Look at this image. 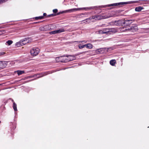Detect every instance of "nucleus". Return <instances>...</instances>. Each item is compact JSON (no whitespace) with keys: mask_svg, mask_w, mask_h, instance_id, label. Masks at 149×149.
<instances>
[{"mask_svg":"<svg viewBox=\"0 0 149 149\" xmlns=\"http://www.w3.org/2000/svg\"><path fill=\"white\" fill-rule=\"evenodd\" d=\"M134 19H130V20H124L123 19H120L118 21H116V26H122L123 24H125L126 22H129L128 24H130L132 22V21H134Z\"/></svg>","mask_w":149,"mask_h":149,"instance_id":"f257e3e1","label":"nucleus"},{"mask_svg":"<svg viewBox=\"0 0 149 149\" xmlns=\"http://www.w3.org/2000/svg\"><path fill=\"white\" fill-rule=\"evenodd\" d=\"M110 17H105V16H103L102 15H97L93 16L92 17H90L88 18H87L86 20H89V19H95L96 20H100L101 19L105 18H108Z\"/></svg>","mask_w":149,"mask_h":149,"instance_id":"f03ea898","label":"nucleus"},{"mask_svg":"<svg viewBox=\"0 0 149 149\" xmlns=\"http://www.w3.org/2000/svg\"><path fill=\"white\" fill-rule=\"evenodd\" d=\"M55 61L56 62H67V60L65 56L58 57L56 58Z\"/></svg>","mask_w":149,"mask_h":149,"instance_id":"7ed1b4c3","label":"nucleus"},{"mask_svg":"<svg viewBox=\"0 0 149 149\" xmlns=\"http://www.w3.org/2000/svg\"><path fill=\"white\" fill-rule=\"evenodd\" d=\"M39 49L38 48H33L31 50L30 53L33 56H36L39 53Z\"/></svg>","mask_w":149,"mask_h":149,"instance_id":"20e7f679","label":"nucleus"},{"mask_svg":"<svg viewBox=\"0 0 149 149\" xmlns=\"http://www.w3.org/2000/svg\"><path fill=\"white\" fill-rule=\"evenodd\" d=\"M81 53H80V54H81ZM78 54H76L75 55H67L66 56V57H67V58H66V60H67V62L69 61H72L76 59V56H77Z\"/></svg>","mask_w":149,"mask_h":149,"instance_id":"39448f33","label":"nucleus"},{"mask_svg":"<svg viewBox=\"0 0 149 149\" xmlns=\"http://www.w3.org/2000/svg\"><path fill=\"white\" fill-rule=\"evenodd\" d=\"M47 74V72L39 73L33 75L31 77H37V78H39L46 75Z\"/></svg>","mask_w":149,"mask_h":149,"instance_id":"423d86ee","label":"nucleus"},{"mask_svg":"<svg viewBox=\"0 0 149 149\" xmlns=\"http://www.w3.org/2000/svg\"><path fill=\"white\" fill-rule=\"evenodd\" d=\"M137 29V27L136 26H134L132 27L130 29H126L124 31H129L131 32H134L136 31Z\"/></svg>","mask_w":149,"mask_h":149,"instance_id":"0eeeda50","label":"nucleus"},{"mask_svg":"<svg viewBox=\"0 0 149 149\" xmlns=\"http://www.w3.org/2000/svg\"><path fill=\"white\" fill-rule=\"evenodd\" d=\"M127 2H120L118 3H116L108 5H107V6L108 7H110L111 6H116L118 5H123L124 4H127Z\"/></svg>","mask_w":149,"mask_h":149,"instance_id":"6e6552de","label":"nucleus"},{"mask_svg":"<svg viewBox=\"0 0 149 149\" xmlns=\"http://www.w3.org/2000/svg\"><path fill=\"white\" fill-rule=\"evenodd\" d=\"M7 62L6 61H0V68L3 69L7 66Z\"/></svg>","mask_w":149,"mask_h":149,"instance_id":"1a4fd4ad","label":"nucleus"},{"mask_svg":"<svg viewBox=\"0 0 149 149\" xmlns=\"http://www.w3.org/2000/svg\"><path fill=\"white\" fill-rule=\"evenodd\" d=\"M30 38H25L21 40L23 45L26 44V43H29Z\"/></svg>","mask_w":149,"mask_h":149,"instance_id":"9d476101","label":"nucleus"},{"mask_svg":"<svg viewBox=\"0 0 149 149\" xmlns=\"http://www.w3.org/2000/svg\"><path fill=\"white\" fill-rule=\"evenodd\" d=\"M107 32L108 33L110 34L115 33L117 32V31L114 28H113L109 29V30L107 31Z\"/></svg>","mask_w":149,"mask_h":149,"instance_id":"9b49d317","label":"nucleus"},{"mask_svg":"<svg viewBox=\"0 0 149 149\" xmlns=\"http://www.w3.org/2000/svg\"><path fill=\"white\" fill-rule=\"evenodd\" d=\"M78 10V9L77 8H73L72 9H70V10H66L65 11H63V13H66L67 12H72L75 11H77Z\"/></svg>","mask_w":149,"mask_h":149,"instance_id":"f8f14e48","label":"nucleus"},{"mask_svg":"<svg viewBox=\"0 0 149 149\" xmlns=\"http://www.w3.org/2000/svg\"><path fill=\"white\" fill-rule=\"evenodd\" d=\"M24 71L23 70H17L15 72V73H17V74L18 76H19L20 75H21L24 74Z\"/></svg>","mask_w":149,"mask_h":149,"instance_id":"ddd939ff","label":"nucleus"},{"mask_svg":"<svg viewBox=\"0 0 149 149\" xmlns=\"http://www.w3.org/2000/svg\"><path fill=\"white\" fill-rule=\"evenodd\" d=\"M22 41L20 40L19 42H16L15 44V45L17 47H19L20 46L23 45L22 43Z\"/></svg>","mask_w":149,"mask_h":149,"instance_id":"4468645a","label":"nucleus"},{"mask_svg":"<svg viewBox=\"0 0 149 149\" xmlns=\"http://www.w3.org/2000/svg\"><path fill=\"white\" fill-rule=\"evenodd\" d=\"M85 47L88 48L90 49H92L93 47V45L90 43H88L86 44H85Z\"/></svg>","mask_w":149,"mask_h":149,"instance_id":"2eb2a0df","label":"nucleus"},{"mask_svg":"<svg viewBox=\"0 0 149 149\" xmlns=\"http://www.w3.org/2000/svg\"><path fill=\"white\" fill-rule=\"evenodd\" d=\"M143 9V8L142 7H141V6H139L135 8V10L136 11L140 12Z\"/></svg>","mask_w":149,"mask_h":149,"instance_id":"dca6fc26","label":"nucleus"},{"mask_svg":"<svg viewBox=\"0 0 149 149\" xmlns=\"http://www.w3.org/2000/svg\"><path fill=\"white\" fill-rule=\"evenodd\" d=\"M116 63V61L115 60H111L110 61V64L112 66L114 65Z\"/></svg>","mask_w":149,"mask_h":149,"instance_id":"f3484780","label":"nucleus"},{"mask_svg":"<svg viewBox=\"0 0 149 149\" xmlns=\"http://www.w3.org/2000/svg\"><path fill=\"white\" fill-rule=\"evenodd\" d=\"M13 109L14 111H17V105L14 102H13Z\"/></svg>","mask_w":149,"mask_h":149,"instance_id":"a211bd4d","label":"nucleus"},{"mask_svg":"<svg viewBox=\"0 0 149 149\" xmlns=\"http://www.w3.org/2000/svg\"><path fill=\"white\" fill-rule=\"evenodd\" d=\"M57 33H60L62 32H63L65 31L64 29H59L58 30H56Z\"/></svg>","mask_w":149,"mask_h":149,"instance_id":"6ab92c4d","label":"nucleus"},{"mask_svg":"<svg viewBox=\"0 0 149 149\" xmlns=\"http://www.w3.org/2000/svg\"><path fill=\"white\" fill-rule=\"evenodd\" d=\"M109 24L111 25L112 26H114V25H116V21H115L114 22H110Z\"/></svg>","mask_w":149,"mask_h":149,"instance_id":"aec40b11","label":"nucleus"},{"mask_svg":"<svg viewBox=\"0 0 149 149\" xmlns=\"http://www.w3.org/2000/svg\"><path fill=\"white\" fill-rule=\"evenodd\" d=\"M44 18V17L43 16H40L39 17H35V19L36 20H38V19H43Z\"/></svg>","mask_w":149,"mask_h":149,"instance_id":"412c9836","label":"nucleus"},{"mask_svg":"<svg viewBox=\"0 0 149 149\" xmlns=\"http://www.w3.org/2000/svg\"><path fill=\"white\" fill-rule=\"evenodd\" d=\"M13 42L11 40H8L6 42V43L9 45L11 44Z\"/></svg>","mask_w":149,"mask_h":149,"instance_id":"4be33fe9","label":"nucleus"},{"mask_svg":"<svg viewBox=\"0 0 149 149\" xmlns=\"http://www.w3.org/2000/svg\"><path fill=\"white\" fill-rule=\"evenodd\" d=\"M109 29H102L104 33H108L107 31Z\"/></svg>","mask_w":149,"mask_h":149,"instance_id":"5701e85b","label":"nucleus"},{"mask_svg":"<svg viewBox=\"0 0 149 149\" xmlns=\"http://www.w3.org/2000/svg\"><path fill=\"white\" fill-rule=\"evenodd\" d=\"M85 47V45H79V49H81L84 48Z\"/></svg>","mask_w":149,"mask_h":149,"instance_id":"b1692460","label":"nucleus"},{"mask_svg":"<svg viewBox=\"0 0 149 149\" xmlns=\"http://www.w3.org/2000/svg\"><path fill=\"white\" fill-rule=\"evenodd\" d=\"M49 33L50 34H55L57 33L56 30L54 31H51L49 32Z\"/></svg>","mask_w":149,"mask_h":149,"instance_id":"393cba45","label":"nucleus"},{"mask_svg":"<svg viewBox=\"0 0 149 149\" xmlns=\"http://www.w3.org/2000/svg\"><path fill=\"white\" fill-rule=\"evenodd\" d=\"M59 15V14H58V13H57V14H50V15H48V17H53V16H56V15Z\"/></svg>","mask_w":149,"mask_h":149,"instance_id":"a878e982","label":"nucleus"},{"mask_svg":"<svg viewBox=\"0 0 149 149\" xmlns=\"http://www.w3.org/2000/svg\"><path fill=\"white\" fill-rule=\"evenodd\" d=\"M8 0H0V3H2L7 1Z\"/></svg>","mask_w":149,"mask_h":149,"instance_id":"bb28decb","label":"nucleus"},{"mask_svg":"<svg viewBox=\"0 0 149 149\" xmlns=\"http://www.w3.org/2000/svg\"><path fill=\"white\" fill-rule=\"evenodd\" d=\"M98 32L99 34H102L104 33L102 30H100L98 31Z\"/></svg>","mask_w":149,"mask_h":149,"instance_id":"cd10ccee","label":"nucleus"},{"mask_svg":"<svg viewBox=\"0 0 149 149\" xmlns=\"http://www.w3.org/2000/svg\"><path fill=\"white\" fill-rule=\"evenodd\" d=\"M53 13H56L57 12H58V10L57 9H54L53 10Z\"/></svg>","mask_w":149,"mask_h":149,"instance_id":"c85d7f7f","label":"nucleus"},{"mask_svg":"<svg viewBox=\"0 0 149 149\" xmlns=\"http://www.w3.org/2000/svg\"><path fill=\"white\" fill-rule=\"evenodd\" d=\"M87 19H86L84 20V21H85L86 22H90V20H91L92 19H89V20H86Z\"/></svg>","mask_w":149,"mask_h":149,"instance_id":"c756f323","label":"nucleus"},{"mask_svg":"<svg viewBox=\"0 0 149 149\" xmlns=\"http://www.w3.org/2000/svg\"><path fill=\"white\" fill-rule=\"evenodd\" d=\"M82 15H85V14H84V13H82V14H79V15H78V17H81V16Z\"/></svg>","mask_w":149,"mask_h":149,"instance_id":"7c9ffc66","label":"nucleus"},{"mask_svg":"<svg viewBox=\"0 0 149 149\" xmlns=\"http://www.w3.org/2000/svg\"><path fill=\"white\" fill-rule=\"evenodd\" d=\"M86 41H80L79 42H81L83 43H86Z\"/></svg>","mask_w":149,"mask_h":149,"instance_id":"2f4dec72","label":"nucleus"},{"mask_svg":"<svg viewBox=\"0 0 149 149\" xmlns=\"http://www.w3.org/2000/svg\"><path fill=\"white\" fill-rule=\"evenodd\" d=\"M101 49H97L96 50V52H98L99 53H97V54H99L100 53V50Z\"/></svg>","mask_w":149,"mask_h":149,"instance_id":"473e14b6","label":"nucleus"},{"mask_svg":"<svg viewBox=\"0 0 149 149\" xmlns=\"http://www.w3.org/2000/svg\"><path fill=\"white\" fill-rule=\"evenodd\" d=\"M5 53L4 52H0V56H1L2 55L4 54Z\"/></svg>","mask_w":149,"mask_h":149,"instance_id":"72a5a7b5","label":"nucleus"},{"mask_svg":"<svg viewBox=\"0 0 149 149\" xmlns=\"http://www.w3.org/2000/svg\"><path fill=\"white\" fill-rule=\"evenodd\" d=\"M46 14L45 13H44L43 14V16H45L46 15Z\"/></svg>","mask_w":149,"mask_h":149,"instance_id":"f704fd0d","label":"nucleus"},{"mask_svg":"<svg viewBox=\"0 0 149 149\" xmlns=\"http://www.w3.org/2000/svg\"><path fill=\"white\" fill-rule=\"evenodd\" d=\"M45 27H46V28H47L49 27V25H46L45 26Z\"/></svg>","mask_w":149,"mask_h":149,"instance_id":"c9c22d12","label":"nucleus"},{"mask_svg":"<svg viewBox=\"0 0 149 149\" xmlns=\"http://www.w3.org/2000/svg\"><path fill=\"white\" fill-rule=\"evenodd\" d=\"M40 29L41 30H42V27H40Z\"/></svg>","mask_w":149,"mask_h":149,"instance_id":"e433bc0d","label":"nucleus"},{"mask_svg":"<svg viewBox=\"0 0 149 149\" xmlns=\"http://www.w3.org/2000/svg\"><path fill=\"white\" fill-rule=\"evenodd\" d=\"M12 102H13H13H14V101H13V100H12Z\"/></svg>","mask_w":149,"mask_h":149,"instance_id":"4c0bfd02","label":"nucleus"}]
</instances>
